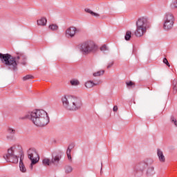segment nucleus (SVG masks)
<instances>
[{
    "instance_id": "1",
    "label": "nucleus",
    "mask_w": 177,
    "mask_h": 177,
    "mask_svg": "<svg viewBox=\"0 0 177 177\" xmlns=\"http://www.w3.org/2000/svg\"><path fill=\"white\" fill-rule=\"evenodd\" d=\"M20 120H30L36 127H46L50 122L49 115L43 109L30 111Z\"/></svg>"
},
{
    "instance_id": "2",
    "label": "nucleus",
    "mask_w": 177,
    "mask_h": 177,
    "mask_svg": "<svg viewBox=\"0 0 177 177\" xmlns=\"http://www.w3.org/2000/svg\"><path fill=\"white\" fill-rule=\"evenodd\" d=\"M62 105L69 111H77L82 107V100L78 97L65 95L62 97Z\"/></svg>"
},
{
    "instance_id": "3",
    "label": "nucleus",
    "mask_w": 177,
    "mask_h": 177,
    "mask_svg": "<svg viewBox=\"0 0 177 177\" xmlns=\"http://www.w3.org/2000/svg\"><path fill=\"white\" fill-rule=\"evenodd\" d=\"M81 53L86 56V55H91V53H96L97 52V45L95 44V41L92 40H87L78 46Z\"/></svg>"
},
{
    "instance_id": "4",
    "label": "nucleus",
    "mask_w": 177,
    "mask_h": 177,
    "mask_svg": "<svg viewBox=\"0 0 177 177\" xmlns=\"http://www.w3.org/2000/svg\"><path fill=\"white\" fill-rule=\"evenodd\" d=\"M149 21L146 17H141L136 21V30L135 31L136 37H143L147 30Z\"/></svg>"
},
{
    "instance_id": "5",
    "label": "nucleus",
    "mask_w": 177,
    "mask_h": 177,
    "mask_svg": "<svg viewBox=\"0 0 177 177\" xmlns=\"http://www.w3.org/2000/svg\"><path fill=\"white\" fill-rule=\"evenodd\" d=\"M0 60L6 66H8L9 70L16 71L17 70V62L15 61V57H12L10 54L0 53Z\"/></svg>"
},
{
    "instance_id": "6",
    "label": "nucleus",
    "mask_w": 177,
    "mask_h": 177,
    "mask_svg": "<svg viewBox=\"0 0 177 177\" xmlns=\"http://www.w3.org/2000/svg\"><path fill=\"white\" fill-rule=\"evenodd\" d=\"M153 162H154V161L152 159H147L145 161L138 163L134 167V174L136 176H142L145 169H146L149 165H151Z\"/></svg>"
},
{
    "instance_id": "7",
    "label": "nucleus",
    "mask_w": 177,
    "mask_h": 177,
    "mask_svg": "<svg viewBox=\"0 0 177 177\" xmlns=\"http://www.w3.org/2000/svg\"><path fill=\"white\" fill-rule=\"evenodd\" d=\"M174 21L175 18L174 17V15L171 12H166L163 18V29L165 31L172 29Z\"/></svg>"
},
{
    "instance_id": "8",
    "label": "nucleus",
    "mask_w": 177,
    "mask_h": 177,
    "mask_svg": "<svg viewBox=\"0 0 177 177\" xmlns=\"http://www.w3.org/2000/svg\"><path fill=\"white\" fill-rule=\"evenodd\" d=\"M16 147H11L8 150V154L3 156L7 162H12L13 164H17L19 162V156L15 154Z\"/></svg>"
},
{
    "instance_id": "9",
    "label": "nucleus",
    "mask_w": 177,
    "mask_h": 177,
    "mask_svg": "<svg viewBox=\"0 0 177 177\" xmlns=\"http://www.w3.org/2000/svg\"><path fill=\"white\" fill-rule=\"evenodd\" d=\"M27 154L29 160L32 161V164H37L39 161V155L35 148H30L27 151Z\"/></svg>"
},
{
    "instance_id": "10",
    "label": "nucleus",
    "mask_w": 177,
    "mask_h": 177,
    "mask_svg": "<svg viewBox=\"0 0 177 177\" xmlns=\"http://www.w3.org/2000/svg\"><path fill=\"white\" fill-rule=\"evenodd\" d=\"M15 62L17 63H19L20 64H22V66H26L27 64V56L24 55L23 53H17V56L14 57Z\"/></svg>"
},
{
    "instance_id": "11",
    "label": "nucleus",
    "mask_w": 177,
    "mask_h": 177,
    "mask_svg": "<svg viewBox=\"0 0 177 177\" xmlns=\"http://www.w3.org/2000/svg\"><path fill=\"white\" fill-rule=\"evenodd\" d=\"M77 32H80V29H77V28L74 26H71L66 29L65 35L66 38H74Z\"/></svg>"
},
{
    "instance_id": "12",
    "label": "nucleus",
    "mask_w": 177,
    "mask_h": 177,
    "mask_svg": "<svg viewBox=\"0 0 177 177\" xmlns=\"http://www.w3.org/2000/svg\"><path fill=\"white\" fill-rule=\"evenodd\" d=\"M7 133L8 134L6 136L8 140H12L15 138V135H16V130L12 127H8Z\"/></svg>"
},
{
    "instance_id": "13",
    "label": "nucleus",
    "mask_w": 177,
    "mask_h": 177,
    "mask_svg": "<svg viewBox=\"0 0 177 177\" xmlns=\"http://www.w3.org/2000/svg\"><path fill=\"white\" fill-rule=\"evenodd\" d=\"M146 169H147L146 170L147 176H153V175H156V170L154 169V167L153 166V164H151L147 166Z\"/></svg>"
},
{
    "instance_id": "14",
    "label": "nucleus",
    "mask_w": 177,
    "mask_h": 177,
    "mask_svg": "<svg viewBox=\"0 0 177 177\" xmlns=\"http://www.w3.org/2000/svg\"><path fill=\"white\" fill-rule=\"evenodd\" d=\"M60 160H62V156L60 154L53 156L50 160L51 164L57 167V165H59V162H60Z\"/></svg>"
},
{
    "instance_id": "15",
    "label": "nucleus",
    "mask_w": 177,
    "mask_h": 177,
    "mask_svg": "<svg viewBox=\"0 0 177 177\" xmlns=\"http://www.w3.org/2000/svg\"><path fill=\"white\" fill-rule=\"evenodd\" d=\"M157 156L160 162H165V156H164L162 151H161L160 149H158L157 150Z\"/></svg>"
},
{
    "instance_id": "16",
    "label": "nucleus",
    "mask_w": 177,
    "mask_h": 177,
    "mask_svg": "<svg viewBox=\"0 0 177 177\" xmlns=\"http://www.w3.org/2000/svg\"><path fill=\"white\" fill-rule=\"evenodd\" d=\"M99 85V83H95L93 81H88L85 83L86 88L91 89V88H93V86H96Z\"/></svg>"
},
{
    "instance_id": "17",
    "label": "nucleus",
    "mask_w": 177,
    "mask_h": 177,
    "mask_svg": "<svg viewBox=\"0 0 177 177\" xmlns=\"http://www.w3.org/2000/svg\"><path fill=\"white\" fill-rule=\"evenodd\" d=\"M19 169L21 171V172H26L27 171V169H26V166H24V163H23V159L21 158V156L20 158V160H19Z\"/></svg>"
},
{
    "instance_id": "18",
    "label": "nucleus",
    "mask_w": 177,
    "mask_h": 177,
    "mask_svg": "<svg viewBox=\"0 0 177 177\" xmlns=\"http://www.w3.org/2000/svg\"><path fill=\"white\" fill-rule=\"evenodd\" d=\"M46 18L42 17L40 19L37 20V24L38 26H46Z\"/></svg>"
},
{
    "instance_id": "19",
    "label": "nucleus",
    "mask_w": 177,
    "mask_h": 177,
    "mask_svg": "<svg viewBox=\"0 0 177 177\" xmlns=\"http://www.w3.org/2000/svg\"><path fill=\"white\" fill-rule=\"evenodd\" d=\"M42 163H43V165H44L45 167H49V165H52V162L50 159H48V158L43 159Z\"/></svg>"
},
{
    "instance_id": "20",
    "label": "nucleus",
    "mask_w": 177,
    "mask_h": 177,
    "mask_svg": "<svg viewBox=\"0 0 177 177\" xmlns=\"http://www.w3.org/2000/svg\"><path fill=\"white\" fill-rule=\"evenodd\" d=\"M132 37V32L131 30H127L126 32V35L124 36V39L126 41H131V38Z\"/></svg>"
},
{
    "instance_id": "21",
    "label": "nucleus",
    "mask_w": 177,
    "mask_h": 177,
    "mask_svg": "<svg viewBox=\"0 0 177 177\" xmlns=\"http://www.w3.org/2000/svg\"><path fill=\"white\" fill-rule=\"evenodd\" d=\"M70 84L72 86H78L80 85V81L77 79H73L70 81Z\"/></svg>"
},
{
    "instance_id": "22",
    "label": "nucleus",
    "mask_w": 177,
    "mask_h": 177,
    "mask_svg": "<svg viewBox=\"0 0 177 177\" xmlns=\"http://www.w3.org/2000/svg\"><path fill=\"white\" fill-rule=\"evenodd\" d=\"M176 84H177V80H172L171 85L173 86V93H174V94L176 93V92H177Z\"/></svg>"
},
{
    "instance_id": "23",
    "label": "nucleus",
    "mask_w": 177,
    "mask_h": 177,
    "mask_svg": "<svg viewBox=\"0 0 177 177\" xmlns=\"http://www.w3.org/2000/svg\"><path fill=\"white\" fill-rule=\"evenodd\" d=\"M104 74V70L98 71L93 74V77H100Z\"/></svg>"
},
{
    "instance_id": "24",
    "label": "nucleus",
    "mask_w": 177,
    "mask_h": 177,
    "mask_svg": "<svg viewBox=\"0 0 177 177\" xmlns=\"http://www.w3.org/2000/svg\"><path fill=\"white\" fill-rule=\"evenodd\" d=\"M126 85L129 89H131V88H135V83L132 81L126 82Z\"/></svg>"
},
{
    "instance_id": "25",
    "label": "nucleus",
    "mask_w": 177,
    "mask_h": 177,
    "mask_svg": "<svg viewBox=\"0 0 177 177\" xmlns=\"http://www.w3.org/2000/svg\"><path fill=\"white\" fill-rule=\"evenodd\" d=\"M49 28L52 31H57V30L59 29V26H57V25L56 24H51L49 26Z\"/></svg>"
},
{
    "instance_id": "26",
    "label": "nucleus",
    "mask_w": 177,
    "mask_h": 177,
    "mask_svg": "<svg viewBox=\"0 0 177 177\" xmlns=\"http://www.w3.org/2000/svg\"><path fill=\"white\" fill-rule=\"evenodd\" d=\"M65 172L66 174H71V172H73V167L70 165H67L65 167Z\"/></svg>"
},
{
    "instance_id": "27",
    "label": "nucleus",
    "mask_w": 177,
    "mask_h": 177,
    "mask_svg": "<svg viewBox=\"0 0 177 177\" xmlns=\"http://www.w3.org/2000/svg\"><path fill=\"white\" fill-rule=\"evenodd\" d=\"M170 8L171 9H176L177 8V0H174L170 5Z\"/></svg>"
},
{
    "instance_id": "28",
    "label": "nucleus",
    "mask_w": 177,
    "mask_h": 177,
    "mask_svg": "<svg viewBox=\"0 0 177 177\" xmlns=\"http://www.w3.org/2000/svg\"><path fill=\"white\" fill-rule=\"evenodd\" d=\"M34 78V76L31 75H27L23 77L24 81H27L28 80H32Z\"/></svg>"
},
{
    "instance_id": "29",
    "label": "nucleus",
    "mask_w": 177,
    "mask_h": 177,
    "mask_svg": "<svg viewBox=\"0 0 177 177\" xmlns=\"http://www.w3.org/2000/svg\"><path fill=\"white\" fill-rule=\"evenodd\" d=\"M171 122L175 125V127H177V120L175 119V117H171Z\"/></svg>"
},
{
    "instance_id": "30",
    "label": "nucleus",
    "mask_w": 177,
    "mask_h": 177,
    "mask_svg": "<svg viewBox=\"0 0 177 177\" xmlns=\"http://www.w3.org/2000/svg\"><path fill=\"white\" fill-rule=\"evenodd\" d=\"M100 50H101L102 52H104V51H106V50H109V48H107V46L104 45V46H102L100 47Z\"/></svg>"
},
{
    "instance_id": "31",
    "label": "nucleus",
    "mask_w": 177,
    "mask_h": 177,
    "mask_svg": "<svg viewBox=\"0 0 177 177\" xmlns=\"http://www.w3.org/2000/svg\"><path fill=\"white\" fill-rule=\"evenodd\" d=\"M163 63L166 64L168 67H171V65L169 64V62H168V59L167 58L163 59Z\"/></svg>"
},
{
    "instance_id": "32",
    "label": "nucleus",
    "mask_w": 177,
    "mask_h": 177,
    "mask_svg": "<svg viewBox=\"0 0 177 177\" xmlns=\"http://www.w3.org/2000/svg\"><path fill=\"white\" fill-rule=\"evenodd\" d=\"M114 65V62H109L107 64L106 68H111V67H113V66Z\"/></svg>"
},
{
    "instance_id": "33",
    "label": "nucleus",
    "mask_w": 177,
    "mask_h": 177,
    "mask_svg": "<svg viewBox=\"0 0 177 177\" xmlns=\"http://www.w3.org/2000/svg\"><path fill=\"white\" fill-rule=\"evenodd\" d=\"M74 147H75V145H74V143H71L68 145V149H69L70 150H73Z\"/></svg>"
},
{
    "instance_id": "34",
    "label": "nucleus",
    "mask_w": 177,
    "mask_h": 177,
    "mask_svg": "<svg viewBox=\"0 0 177 177\" xmlns=\"http://www.w3.org/2000/svg\"><path fill=\"white\" fill-rule=\"evenodd\" d=\"M85 12H86L87 13H90V15H92V13H93V11L91 10V9L89 8H86Z\"/></svg>"
},
{
    "instance_id": "35",
    "label": "nucleus",
    "mask_w": 177,
    "mask_h": 177,
    "mask_svg": "<svg viewBox=\"0 0 177 177\" xmlns=\"http://www.w3.org/2000/svg\"><path fill=\"white\" fill-rule=\"evenodd\" d=\"M66 154L67 155H70V154H71V149H67V150H66Z\"/></svg>"
},
{
    "instance_id": "36",
    "label": "nucleus",
    "mask_w": 177,
    "mask_h": 177,
    "mask_svg": "<svg viewBox=\"0 0 177 177\" xmlns=\"http://www.w3.org/2000/svg\"><path fill=\"white\" fill-rule=\"evenodd\" d=\"M113 110V111H118V106H114Z\"/></svg>"
},
{
    "instance_id": "37",
    "label": "nucleus",
    "mask_w": 177,
    "mask_h": 177,
    "mask_svg": "<svg viewBox=\"0 0 177 177\" xmlns=\"http://www.w3.org/2000/svg\"><path fill=\"white\" fill-rule=\"evenodd\" d=\"M68 159L69 160V161H71L72 158H71V154L67 155Z\"/></svg>"
},
{
    "instance_id": "38",
    "label": "nucleus",
    "mask_w": 177,
    "mask_h": 177,
    "mask_svg": "<svg viewBox=\"0 0 177 177\" xmlns=\"http://www.w3.org/2000/svg\"><path fill=\"white\" fill-rule=\"evenodd\" d=\"M91 15H92V16H96V17L99 16V14L95 13L94 12H93V13Z\"/></svg>"
},
{
    "instance_id": "39",
    "label": "nucleus",
    "mask_w": 177,
    "mask_h": 177,
    "mask_svg": "<svg viewBox=\"0 0 177 177\" xmlns=\"http://www.w3.org/2000/svg\"><path fill=\"white\" fill-rule=\"evenodd\" d=\"M33 165H35V164H32V161H31V164H30V169H32V166H33Z\"/></svg>"
},
{
    "instance_id": "40",
    "label": "nucleus",
    "mask_w": 177,
    "mask_h": 177,
    "mask_svg": "<svg viewBox=\"0 0 177 177\" xmlns=\"http://www.w3.org/2000/svg\"><path fill=\"white\" fill-rule=\"evenodd\" d=\"M103 169V162H101V171Z\"/></svg>"
}]
</instances>
